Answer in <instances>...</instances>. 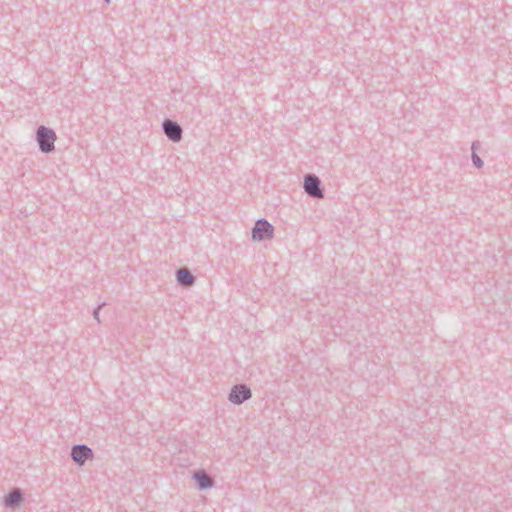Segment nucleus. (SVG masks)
Masks as SVG:
<instances>
[{"label": "nucleus", "mask_w": 512, "mask_h": 512, "mask_svg": "<svg viewBox=\"0 0 512 512\" xmlns=\"http://www.w3.org/2000/svg\"><path fill=\"white\" fill-rule=\"evenodd\" d=\"M36 140L41 152L50 153L55 148L56 133L51 128L39 126L36 131Z\"/></svg>", "instance_id": "obj_1"}, {"label": "nucleus", "mask_w": 512, "mask_h": 512, "mask_svg": "<svg viewBox=\"0 0 512 512\" xmlns=\"http://www.w3.org/2000/svg\"><path fill=\"white\" fill-rule=\"evenodd\" d=\"M274 237V226L266 219H258L252 228L253 241L271 240Z\"/></svg>", "instance_id": "obj_2"}, {"label": "nucleus", "mask_w": 512, "mask_h": 512, "mask_svg": "<svg viewBox=\"0 0 512 512\" xmlns=\"http://www.w3.org/2000/svg\"><path fill=\"white\" fill-rule=\"evenodd\" d=\"M321 180L315 174H306L304 176L303 188L305 193L316 199H321L324 197V191L321 187Z\"/></svg>", "instance_id": "obj_3"}, {"label": "nucleus", "mask_w": 512, "mask_h": 512, "mask_svg": "<svg viewBox=\"0 0 512 512\" xmlns=\"http://www.w3.org/2000/svg\"><path fill=\"white\" fill-rule=\"evenodd\" d=\"M251 397V389L246 384H237L231 388L228 400L235 405H241Z\"/></svg>", "instance_id": "obj_4"}, {"label": "nucleus", "mask_w": 512, "mask_h": 512, "mask_svg": "<svg viewBox=\"0 0 512 512\" xmlns=\"http://www.w3.org/2000/svg\"><path fill=\"white\" fill-rule=\"evenodd\" d=\"M71 458L79 466H83L87 460L93 458V451L85 444L74 445L71 449Z\"/></svg>", "instance_id": "obj_5"}, {"label": "nucleus", "mask_w": 512, "mask_h": 512, "mask_svg": "<svg viewBox=\"0 0 512 512\" xmlns=\"http://www.w3.org/2000/svg\"><path fill=\"white\" fill-rule=\"evenodd\" d=\"M164 134L172 142H179L182 139L183 129L176 122L171 119H165L162 123Z\"/></svg>", "instance_id": "obj_6"}, {"label": "nucleus", "mask_w": 512, "mask_h": 512, "mask_svg": "<svg viewBox=\"0 0 512 512\" xmlns=\"http://www.w3.org/2000/svg\"><path fill=\"white\" fill-rule=\"evenodd\" d=\"M193 479L200 490L209 489L214 485V480L205 470L194 472Z\"/></svg>", "instance_id": "obj_7"}, {"label": "nucleus", "mask_w": 512, "mask_h": 512, "mask_svg": "<svg viewBox=\"0 0 512 512\" xmlns=\"http://www.w3.org/2000/svg\"><path fill=\"white\" fill-rule=\"evenodd\" d=\"M176 280L180 285L190 287L195 283L196 278L189 269L180 268L176 271Z\"/></svg>", "instance_id": "obj_8"}, {"label": "nucleus", "mask_w": 512, "mask_h": 512, "mask_svg": "<svg viewBox=\"0 0 512 512\" xmlns=\"http://www.w3.org/2000/svg\"><path fill=\"white\" fill-rule=\"evenodd\" d=\"M23 500L22 492L19 488H14L5 496V505L10 508H15L21 504Z\"/></svg>", "instance_id": "obj_9"}, {"label": "nucleus", "mask_w": 512, "mask_h": 512, "mask_svg": "<svg viewBox=\"0 0 512 512\" xmlns=\"http://www.w3.org/2000/svg\"><path fill=\"white\" fill-rule=\"evenodd\" d=\"M471 158H472V162H473V164H474V166H475L476 168L480 169V168H482V167H483L484 162H483V160L478 156V154H477V153H474V152H473V153H472V155H471Z\"/></svg>", "instance_id": "obj_10"}, {"label": "nucleus", "mask_w": 512, "mask_h": 512, "mask_svg": "<svg viewBox=\"0 0 512 512\" xmlns=\"http://www.w3.org/2000/svg\"><path fill=\"white\" fill-rule=\"evenodd\" d=\"M104 305L105 303L98 305L97 308L93 311V317L97 322H100L99 312Z\"/></svg>", "instance_id": "obj_11"}, {"label": "nucleus", "mask_w": 512, "mask_h": 512, "mask_svg": "<svg viewBox=\"0 0 512 512\" xmlns=\"http://www.w3.org/2000/svg\"><path fill=\"white\" fill-rule=\"evenodd\" d=\"M479 147H480V142L474 141L471 146V151L472 152L474 151V153H476V151H477V149H479Z\"/></svg>", "instance_id": "obj_12"}, {"label": "nucleus", "mask_w": 512, "mask_h": 512, "mask_svg": "<svg viewBox=\"0 0 512 512\" xmlns=\"http://www.w3.org/2000/svg\"><path fill=\"white\" fill-rule=\"evenodd\" d=\"M107 4L110 3V0H104Z\"/></svg>", "instance_id": "obj_13"}]
</instances>
